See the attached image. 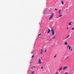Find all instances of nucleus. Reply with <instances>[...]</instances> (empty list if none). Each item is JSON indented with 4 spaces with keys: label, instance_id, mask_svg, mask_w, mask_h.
<instances>
[{
    "label": "nucleus",
    "instance_id": "f257e3e1",
    "mask_svg": "<svg viewBox=\"0 0 74 74\" xmlns=\"http://www.w3.org/2000/svg\"><path fill=\"white\" fill-rule=\"evenodd\" d=\"M51 32H52V35L53 36L54 34H55V32H54V30L52 28H51Z\"/></svg>",
    "mask_w": 74,
    "mask_h": 74
},
{
    "label": "nucleus",
    "instance_id": "f03ea898",
    "mask_svg": "<svg viewBox=\"0 0 74 74\" xmlns=\"http://www.w3.org/2000/svg\"><path fill=\"white\" fill-rule=\"evenodd\" d=\"M53 14H51V16L49 18V20H51V19H52V18H53Z\"/></svg>",
    "mask_w": 74,
    "mask_h": 74
},
{
    "label": "nucleus",
    "instance_id": "7ed1b4c3",
    "mask_svg": "<svg viewBox=\"0 0 74 74\" xmlns=\"http://www.w3.org/2000/svg\"><path fill=\"white\" fill-rule=\"evenodd\" d=\"M68 68V67L67 66H64L63 68V70H65V69H67Z\"/></svg>",
    "mask_w": 74,
    "mask_h": 74
},
{
    "label": "nucleus",
    "instance_id": "20e7f679",
    "mask_svg": "<svg viewBox=\"0 0 74 74\" xmlns=\"http://www.w3.org/2000/svg\"><path fill=\"white\" fill-rule=\"evenodd\" d=\"M69 37H70V35H68V36H67V37L66 38H65L64 39V40H66L67 38H69Z\"/></svg>",
    "mask_w": 74,
    "mask_h": 74
},
{
    "label": "nucleus",
    "instance_id": "39448f33",
    "mask_svg": "<svg viewBox=\"0 0 74 74\" xmlns=\"http://www.w3.org/2000/svg\"><path fill=\"white\" fill-rule=\"evenodd\" d=\"M62 69H63V68L61 66L59 69V71H61V70H62Z\"/></svg>",
    "mask_w": 74,
    "mask_h": 74
},
{
    "label": "nucleus",
    "instance_id": "423d86ee",
    "mask_svg": "<svg viewBox=\"0 0 74 74\" xmlns=\"http://www.w3.org/2000/svg\"><path fill=\"white\" fill-rule=\"evenodd\" d=\"M71 23H72V21L69 22L68 26H71Z\"/></svg>",
    "mask_w": 74,
    "mask_h": 74
},
{
    "label": "nucleus",
    "instance_id": "0eeeda50",
    "mask_svg": "<svg viewBox=\"0 0 74 74\" xmlns=\"http://www.w3.org/2000/svg\"><path fill=\"white\" fill-rule=\"evenodd\" d=\"M55 37H56V35H54L53 37L51 39V40H52V39H55Z\"/></svg>",
    "mask_w": 74,
    "mask_h": 74
},
{
    "label": "nucleus",
    "instance_id": "6e6552de",
    "mask_svg": "<svg viewBox=\"0 0 74 74\" xmlns=\"http://www.w3.org/2000/svg\"><path fill=\"white\" fill-rule=\"evenodd\" d=\"M51 32V30H50V29H49L48 30V32L47 33V34H49V32Z\"/></svg>",
    "mask_w": 74,
    "mask_h": 74
},
{
    "label": "nucleus",
    "instance_id": "1a4fd4ad",
    "mask_svg": "<svg viewBox=\"0 0 74 74\" xmlns=\"http://www.w3.org/2000/svg\"><path fill=\"white\" fill-rule=\"evenodd\" d=\"M41 53H40V54H42V53H43L42 50V49H41Z\"/></svg>",
    "mask_w": 74,
    "mask_h": 74
},
{
    "label": "nucleus",
    "instance_id": "9d476101",
    "mask_svg": "<svg viewBox=\"0 0 74 74\" xmlns=\"http://www.w3.org/2000/svg\"><path fill=\"white\" fill-rule=\"evenodd\" d=\"M65 45H67V42H66L64 43Z\"/></svg>",
    "mask_w": 74,
    "mask_h": 74
},
{
    "label": "nucleus",
    "instance_id": "9b49d317",
    "mask_svg": "<svg viewBox=\"0 0 74 74\" xmlns=\"http://www.w3.org/2000/svg\"><path fill=\"white\" fill-rule=\"evenodd\" d=\"M39 63L38 64H41V63H42V62L41 61H40V62H38Z\"/></svg>",
    "mask_w": 74,
    "mask_h": 74
},
{
    "label": "nucleus",
    "instance_id": "f8f14e48",
    "mask_svg": "<svg viewBox=\"0 0 74 74\" xmlns=\"http://www.w3.org/2000/svg\"><path fill=\"white\" fill-rule=\"evenodd\" d=\"M63 16L62 15H60L59 16V18H60V17H61V16Z\"/></svg>",
    "mask_w": 74,
    "mask_h": 74
},
{
    "label": "nucleus",
    "instance_id": "ddd939ff",
    "mask_svg": "<svg viewBox=\"0 0 74 74\" xmlns=\"http://www.w3.org/2000/svg\"><path fill=\"white\" fill-rule=\"evenodd\" d=\"M32 74H33L34 73V71H32Z\"/></svg>",
    "mask_w": 74,
    "mask_h": 74
},
{
    "label": "nucleus",
    "instance_id": "4468645a",
    "mask_svg": "<svg viewBox=\"0 0 74 74\" xmlns=\"http://www.w3.org/2000/svg\"><path fill=\"white\" fill-rule=\"evenodd\" d=\"M71 49V47L70 46H69V50H70Z\"/></svg>",
    "mask_w": 74,
    "mask_h": 74
},
{
    "label": "nucleus",
    "instance_id": "2eb2a0df",
    "mask_svg": "<svg viewBox=\"0 0 74 74\" xmlns=\"http://www.w3.org/2000/svg\"><path fill=\"white\" fill-rule=\"evenodd\" d=\"M61 3L63 5L64 4V3H63V1H61Z\"/></svg>",
    "mask_w": 74,
    "mask_h": 74
},
{
    "label": "nucleus",
    "instance_id": "dca6fc26",
    "mask_svg": "<svg viewBox=\"0 0 74 74\" xmlns=\"http://www.w3.org/2000/svg\"><path fill=\"white\" fill-rule=\"evenodd\" d=\"M40 61H41V60H40V59H39V60L38 62H40Z\"/></svg>",
    "mask_w": 74,
    "mask_h": 74
},
{
    "label": "nucleus",
    "instance_id": "f3484780",
    "mask_svg": "<svg viewBox=\"0 0 74 74\" xmlns=\"http://www.w3.org/2000/svg\"><path fill=\"white\" fill-rule=\"evenodd\" d=\"M61 12V10H60L59 12Z\"/></svg>",
    "mask_w": 74,
    "mask_h": 74
},
{
    "label": "nucleus",
    "instance_id": "a211bd4d",
    "mask_svg": "<svg viewBox=\"0 0 74 74\" xmlns=\"http://www.w3.org/2000/svg\"><path fill=\"white\" fill-rule=\"evenodd\" d=\"M71 30H74V28H72Z\"/></svg>",
    "mask_w": 74,
    "mask_h": 74
},
{
    "label": "nucleus",
    "instance_id": "6ab92c4d",
    "mask_svg": "<svg viewBox=\"0 0 74 74\" xmlns=\"http://www.w3.org/2000/svg\"><path fill=\"white\" fill-rule=\"evenodd\" d=\"M41 69H44V68H43V66H42L41 67Z\"/></svg>",
    "mask_w": 74,
    "mask_h": 74
},
{
    "label": "nucleus",
    "instance_id": "aec40b11",
    "mask_svg": "<svg viewBox=\"0 0 74 74\" xmlns=\"http://www.w3.org/2000/svg\"><path fill=\"white\" fill-rule=\"evenodd\" d=\"M56 74H59V73H58V72H57L56 73Z\"/></svg>",
    "mask_w": 74,
    "mask_h": 74
},
{
    "label": "nucleus",
    "instance_id": "412c9836",
    "mask_svg": "<svg viewBox=\"0 0 74 74\" xmlns=\"http://www.w3.org/2000/svg\"><path fill=\"white\" fill-rule=\"evenodd\" d=\"M73 51V49L72 48L71 49V51Z\"/></svg>",
    "mask_w": 74,
    "mask_h": 74
},
{
    "label": "nucleus",
    "instance_id": "4be33fe9",
    "mask_svg": "<svg viewBox=\"0 0 74 74\" xmlns=\"http://www.w3.org/2000/svg\"><path fill=\"white\" fill-rule=\"evenodd\" d=\"M40 35H41V34H39L38 35V36H40Z\"/></svg>",
    "mask_w": 74,
    "mask_h": 74
},
{
    "label": "nucleus",
    "instance_id": "5701e85b",
    "mask_svg": "<svg viewBox=\"0 0 74 74\" xmlns=\"http://www.w3.org/2000/svg\"><path fill=\"white\" fill-rule=\"evenodd\" d=\"M68 29H69V27H67V29H66V30H68Z\"/></svg>",
    "mask_w": 74,
    "mask_h": 74
},
{
    "label": "nucleus",
    "instance_id": "b1692460",
    "mask_svg": "<svg viewBox=\"0 0 74 74\" xmlns=\"http://www.w3.org/2000/svg\"><path fill=\"white\" fill-rule=\"evenodd\" d=\"M65 74H68V72H66L65 73Z\"/></svg>",
    "mask_w": 74,
    "mask_h": 74
},
{
    "label": "nucleus",
    "instance_id": "393cba45",
    "mask_svg": "<svg viewBox=\"0 0 74 74\" xmlns=\"http://www.w3.org/2000/svg\"><path fill=\"white\" fill-rule=\"evenodd\" d=\"M34 58V56H32V58Z\"/></svg>",
    "mask_w": 74,
    "mask_h": 74
},
{
    "label": "nucleus",
    "instance_id": "a878e982",
    "mask_svg": "<svg viewBox=\"0 0 74 74\" xmlns=\"http://www.w3.org/2000/svg\"><path fill=\"white\" fill-rule=\"evenodd\" d=\"M61 14V12H59L58 14Z\"/></svg>",
    "mask_w": 74,
    "mask_h": 74
},
{
    "label": "nucleus",
    "instance_id": "bb28decb",
    "mask_svg": "<svg viewBox=\"0 0 74 74\" xmlns=\"http://www.w3.org/2000/svg\"><path fill=\"white\" fill-rule=\"evenodd\" d=\"M56 56H54V58H55V57H56Z\"/></svg>",
    "mask_w": 74,
    "mask_h": 74
},
{
    "label": "nucleus",
    "instance_id": "cd10ccee",
    "mask_svg": "<svg viewBox=\"0 0 74 74\" xmlns=\"http://www.w3.org/2000/svg\"><path fill=\"white\" fill-rule=\"evenodd\" d=\"M47 52V50H45V52Z\"/></svg>",
    "mask_w": 74,
    "mask_h": 74
},
{
    "label": "nucleus",
    "instance_id": "c85d7f7f",
    "mask_svg": "<svg viewBox=\"0 0 74 74\" xmlns=\"http://www.w3.org/2000/svg\"><path fill=\"white\" fill-rule=\"evenodd\" d=\"M55 10H57L56 8H55Z\"/></svg>",
    "mask_w": 74,
    "mask_h": 74
},
{
    "label": "nucleus",
    "instance_id": "c756f323",
    "mask_svg": "<svg viewBox=\"0 0 74 74\" xmlns=\"http://www.w3.org/2000/svg\"><path fill=\"white\" fill-rule=\"evenodd\" d=\"M70 47V45H68L67 46V47L68 48V47Z\"/></svg>",
    "mask_w": 74,
    "mask_h": 74
},
{
    "label": "nucleus",
    "instance_id": "7c9ffc66",
    "mask_svg": "<svg viewBox=\"0 0 74 74\" xmlns=\"http://www.w3.org/2000/svg\"><path fill=\"white\" fill-rule=\"evenodd\" d=\"M33 67L35 68V66H33Z\"/></svg>",
    "mask_w": 74,
    "mask_h": 74
},
{
    "label": "nucleus",
    "instance_id": "2f4dec72",
    "mask_svg": "<svg viewBox=\"0 0 74 74\" xmlns=\"http://www.w3.org/2000/svg\"><path fill=\"white\" fill-rule=\"evenodd\" d=\"M39 38V36H38V38Z\"/></svg>",
    "mask_w": 74,
    "mask_h": 74
},
{
    "label": "nucleus",
    "instance_id": "473e14b6",
    "mask_svg": "<svg viewBox=\"0 0 74 74\" xmlns=\"http://www.w3.org/2000/svg\"><path fill=\"white\" fill-rule=\"evenodd\" d=\"M31 68H33V67H31Z\"/></svg>",
    "mask_w": 74,
    "mask_h": 74
},
{
    "label": "nucleus",
    "instance_id": "72a5a7b5",
    "mask_svg": "<svg viewBox=\"0 0 74 74\" xmlns=\"http://www.w3.org/2000/svg\"><path fill=\"white\" fill-rule=\"evenodd\" d=\"M69 58V57H67V58Z\"/></svg>",
    "mask_w": 74,
    "mask_h": 74
},
{
    "label": "nucleus",
    "instance_id": "f704fd0d",
    "mask_svg": "<svg viewBox=\"0 0 74 74\" xmlns=\"http://www.w3.org/2000/svg\"><path fill=\"white\" fill-rule=\"evenodd\" d=\"M41 59H42V57H41Z\"/></svg>",
    "mask_w": 74,
    "mask_h": 74
},
{
    "label": "nucleus",
    "instance_id": "c9c22d12",
    "mask_svg": "<svg viewBox=\"0 0 74 74\" xmlns=\"http://www.w3.org/2000/svg\"><path fill=\"white\" fill-rule=\"evenodd\" d=\"M31 63H32V62L31 63Z\"/></svg>",
    "mask_w": 74,
    "mask_h": 74
}]
</instances>
